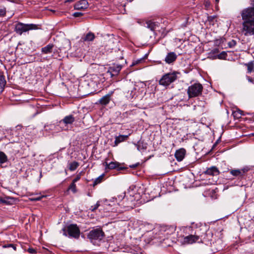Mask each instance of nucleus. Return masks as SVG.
I'll list each match as a JSON object with an SVG mask.
<instances>
[{"label":"nucleus","instance_id":"nucleus-28","mask_svg":"<svg viewBox=\"0 0 254 254\" xmlns=\"http://www.w3.org/2000/svg\"><path fill=\"white\" fill-rule=\"evenodd\" d=\"M247 67V72L248 73H251L253 71L254 69V63L253 62H249L245 64Z\"/></svg>","mask_w":254,"mask_h":254},{"label":"nucleus","instance_id":"nucleus-2","mask_svg":"<svg viewBox=\"0 0 254 254\" xmlns=\"http://www.w3.org/2000/svg\"><path fill=\"white\" fill-rule=\"evenodd\" d=\"M241 14L243 20L242 34L245 36L254 35V7L243 9Z\"/></svg>","mask_w":254,"mask_h":254},{"label":"nucleus","instance_id":"nucleus-4","mask_svg":"<svg viewBox=\"0 0 254 254\" xmlns=\"http://www.w3.org/2000/svg\"><path fill=\"white\" fill-rule=\"evenodd\" d=\"M176 231V227L174 226H161L158 230L155 229L153 233H158V238L162 239L163 237L168 238L170 235L173 234Z\"/></svg>","mask_w":254,"mask_h":254},{"label":"nucleus","instance_id":"nucleus-17","mask_svg":"<svg viewBox=\"0 0 254 254\" xmlns=\"http://www.w3.org/2000/svg\"><path fill=\"white\" fill-rule=\"evenodd\" d=\"M144 26L150 29L151 31H155L159 27V23L152 20H148L146 21Z\"/></svg>","mask_w":254,"mask_h":254},{"label":"nucleus","instance_id":"nucleus-3","mask_svg":"<svg viewBox=\"0 0 254 254\" xmlns=\"http://www.w3.org/2000/svg\"><path fill=\"white\" fill-rule=\"evenodd\" d=\"M145 86L143 82H138L136 84L130 83L127 87L126 97L128 99L135 98L139 94L144 91L142 89Z\"/></svg>","mask_w":254,"mask_h":254},{"label":"nucleus","instance_id":"nucleus-29","mask_svg":"<svg viewBox=\"0 0 254 254\" xmlns=\"http://www.w3.org/2000/svg\"><path fill=\"white\" fill-rule=\"evenodd\" d=\"M68 166V168L69 170L71 171H73L78 167L79 164L78 162L74 161L71 163H70Z\"/></svg>","mask_w":254,"mask_h":254},{"label":"nucleus","instance_id":"nucleus-6","mask_svg":"<svg viewBox=\"0 0 254 254\" xmlns=\"http://www.w3.org/2000/svg\"><path fill=\"white\" fill-rule=\"evenodd\" d=\"M64 232V235L67 236V235L69 237L78 238L80 235V230L76 224H70L66 227H64L62 229Z\"/></svg>","mask_w":254,"mask_h":254},{"label":"nucleus","instance_id":"nucleus-30","mask_svg":"<svg viewBox=\"0 0 254 254\" xmlns=\"http://www.w3.org/2000/svg\"><path fill=\"white\" fill-rule=\"evenodd\" d=\"M233 115L234 117L237 119L240 118L243 115L242 111L239 109L236 110L235 111L233 112Z\"/></svg>","mask_w":254,"mask_h":254},{"label":"nucleus","instance_id":"nucleus-35","mask_svg":"<svg viewBox=\"0 0 254 254\" xmlns=\"http://www.w3.org/2000/svg\"><path fill=\"white\" fill-rule=\"evenodd\" d=\"M6 13V9L5 7L0 8V17L5 16Z\"/></svg>","mask_w":254,"mask_h":254},{"label":"nucleus","instance_id":"nucleus-19","mask_svg":"<svg viewBox=\"0 0 254 254\" xmlns=\"http://www.w3.org/2000/svg\"><path fill=\"white\" fill-rule=\"evenodd\" d=\"M103 165L105 166L106 170L116 169L118 168L120 165L119 163L117 162H111L109 163L105 162L103 163Z\"/></svg>","mask_w":254,"mask_h":254},{"label":"nucleus","instance_id":"nucleus-40","mask_svg":"<svg viewBox=\"0 0 254 254\" xmlns=\"http://www.w3.org/2000/svg\"><path fill=\"white\" fill-rule=\"evenodd\" d=\"M28 251L31 254H34L36 252L35 250L32 248H29Z\"/></svg>","mask_w":254,"mask_h":254},{"label":"nucleus","instance_id":"nucleus-11","mask_svg":"<svg viewBox=\"0 0 254 254\" xmlns=\"http://www.w3.org/2000/svg\"><path fill=\"white\" fill-rule=\"evenodd\" d=\"M249 170V168L246 167L241 169H232L230 170V173L233 176L241 178L245 175Z\"/></svg>","mask_w":254,"mask_h":254},{"label":"nucleus","instance_id":"nucleus-44","mask_svg":"<svg viewBox=\"0 0 254 254\" xmlns=\"http://www.w3.org/2000/svg\"><path fill=\"white\" fill-rule=\"evenodd\" d=\"M142 61V59H140V60H137L136 62H135V64H137L138 63H139L140 62H141Z\"/></svg>","mask_w":254,"mask_h":254},{"label":"nucleus","instance_id":"nucleus-13","mask_svg":"<svg viewBox=\"0 0 254 254\" xmlns=\"http://www.w3.org/2000/svg\"><path fill=\"white\" fill-rule=\"evenodd\" d=\"M177 55L174 52H170L167 54L165 58V62L169 64H172L176 61Z\"/></svg>","mask_w":254,"mask_h":254},{"label":"nucleus","instance_id":"nucleus-39","mask_svg":"<svg viewBox=\"0 0 254 254\" xmlns=\"http://www.w3.org/2000/svg\"><path fill=\"white\" fill-rule=\"evenodd\" d=\"M219 52V51L218 49L215 48L211 51V52L209 53V55H210L211 54H218Z\"/></svg>","mask_w":254,"mask_h":254},{"label":"nucleus","instance_id":"nucleus-31","mask_svg":"<svg viewBox=\"0 0 254 254\" xmlns=\"http://www.w3.org/2000/svg\"><path fill=\"white\" fill-rule=\"evenodd\" d=\"M104 176V174H102L99 176L98 178H97L94 181L93 185L95 186L100 183L102 181Z\"/></svg>","mask_w":254,"mask_h":254},{"label":"nucleus","instance_id":"nucleus-21","mask_svg":"<svg viewBox=\"0 0 254 254\" xmlns=\"http://www.w3.org/2000/svg\"><path fill=\"white\" fill-rule=\"evenodd\" d=\"M54 45L50 44L41 49V52L45 54H51L53 52Z\"/></svg>","mask_w":254,"mask_h":254},{"label":"nucleus","instance_id":"nucleus-14","mask_svg":"<svg viewBox=\"0 0 254 254\" xmlns=\"http://www.w3.org/2000/svg\"><path fill=\"white\" fill-rule=\"evenodd\" d=\"M88 6V3L86 0H81L75 3L74 8L76 10L85 9Z\"/></svg>","mask_w":254,"mask_h":254},{"label":"nucleus","instance_id":"nucleus-9","mask_svg":"<svg viewBox=\"0 0 254 254\" xmlns=\"http://www.w3.org/2000/svg\"><path fill=\"white\" fill-rule=\"evenodd\" d=\"M104 236V233L100 228L94 229L90 231L88 234V238L91 240L102 239Z\"/></svg>","mask_w":254,"mask_h":254},{"label":"nucleus","instance_id":"nucleus-42","mask_svg":"<svg viewBox=\"0 0 254 254\" xmlns=\"http://www.w3.org/2000/svg\"><path fill=\"white\" fill-rule=\"evenodd\" d=\"M247 79L249 82L254 83V80L250 76H248Z\"/></svg>","mask_w":254,"mask_h":254},{"label":"nucleus","instance_id":"nucleus-43","mask_svg":"<svg viewBox=\"0 0 254 254\" xmlns=\"http://www.w3.org/2000/svg\"><path fill=\"white\" fill-rule=\"evenodd\" d=\"M138 164H139L138 163H137V164H133L132 165L130 166V167L131 168H134L138 166Z\"/></svg>","mask_w":254,"mask_h":254},{"label":"nucleus","instance_id":"nucleus-8","mask_svg":"<svg viewBox=\"0 0 254 254\" xmlns=\"http://www.w3.org/2000/svg\"><path fill=\"white\" fill-rule=\"evenodd\" d=\"M37 26L33 24H24L21 22H18L15 25L14 30L19 35H21L23 33L28 31L30 30L37 29Z\"/></svg>","mask_w":254,"mask_h":254},{"label":"nucleus","instance_id":"nucleus-5","mask_svg":"<svg viewBox=\"0 0 254 254\" xmlns=\"http://www.w3.org/2000/svg\"><path fill=\"white\" fill-rule=\"evenodd\" d=\"M203 90L202 84L194 83L188 87L187 93L190 98L198 97L201 95Z\"/></svg>","mask_w":254,"mask_h":254},{"label":"nucleus","instance_id":"nucleus-45","mask_svg":"<svg viewBox=\"0 0 254 254\" xmlns=\"http://www.w3.org/2000/svg\"><path fill=\"white\" fill-rule=\"evenodd\" d=\"M34 200H40V197H39L35 198L34 199Z\"/></svg>","mask_w":254,"mask_h":254},{"label":"nucleus","instance_id":"nucleus-37","mask_svg":"<svg viewBox=\"0 0 254 254\" xmlns=\"http://www.w3.org/2000/svg\"><path fill=\"white\" fill-rule=\"evenodd\" d=\"M80 179V175H77L76 177L73 180L72 182L73 183H75L77 181H78Z\"/></svg>","mask_w":254,"mask_h":254},{"label":"nucleus","instance_id":"nucleus-7","mask_svg":"<svg viewBox=\"0 0 254 254\" xmlns=\"http://www.w3.org/2000/svg\"><path fill=\"white\" fill-rule=\"evenodd\" d=\"M177 74L178 72L174 71L164 74L160 79L159 84L164 86L169 85L177 79Z\"/></svg>","mask_w":254,"mask_h":254},{"label":"nucleus","instance_id":"nucleus-33","mask_svg":"<svg viewBox=\"0 0 254 254\" xmlns=\"http://www.w3.org/2000/svg\"><path fill=\"white\" fill-rule=\"evenodd\" d=\"M10 199H11L10 197L0 198V202L4 204H9L10 202Z\"/></svg>","mask_w":254,"mask_h":254},{"label":"nucleus","instance_id":"nucleus-23","mask_svg":"<svg viewBox=\"0 0 254 254\" xmlns=\"http://www.w3.org/2000/svg\"><path fill=\"white\" fill-rule=\"evenodd\" d=\"M6 81L3 75H0V94L3 91Z\"/></svg>","mask_w":254,"mask_h":254},{"label":"nucleus","instance_id":"nucleus-34","mask_svg":"<svg viewBox=\"0 0 254 254\" xmlns=\"http://www.w3.org/2000/svg\"><path fill=\"white\" fill-rule=\"evenodd\" d=\"M99 206H100V202L97 201V203L94 205L91 206L89 209L91 211L93 212L95 210H96L99 207Z\"/></svg>","mask_w":254,"mask_h":254},{"label":"nucleus","instance_id":"nucleus-46","mask_svg":"<svg viewBox=\"0 0 254 254\" xmlns=\"http://www.w3.org/2000/svg\"><path fill=\"white\" fill-rule=\"evenodd\" d=\"M205 5H206V6H209V2L206 1Z\"/></svg>","mask_w":254,"mask_h":254},{"label":"nucleus","instance_id":"nucleus-36","mask_svg":"<svg viewBox=\"0 0 254 254\" xmlns=\"http://www.w3.org/2000/svg\"><path fill=\"white\" fill-rule=\"evenodd\" d=\"M69 190H71L74 193L76 192V185L75 183H72L69 187Z\"/></svg>","mask_w":254,"mask_h":254},{"label":"nucleus","instance_id":"nucleus-24","mask_svg":"<svg viewBox=\"0 0 254 254\" xmlns=\"http://www.w3.org/2000/svg\"><path fill=\"white\" fill-rule=\"evenodd\" d=\"M74 118L72 115H69L65 117L61 122H63L64 124H71L74 122Z\"/></svg>","mask_w":254,"mask_h":254},{"label":"nucleus","instance_id":"nucleus-41","mask_svg":"<svg viewBox=\"0 0 254 254\" xmlns=\"http://www.w3.org/2000/svg\"><path fill=\"white\" fill-rule=\"evenodd\" d=\"M131 253L135 254H140L141 253L138 250H133L131 252Z\"/></svg>","mask_w":254,"mask_h":254},{"label":"nucleus","instance_id":"nucleus-20","mask_svg":"<svg viewBox=\"0 0 254 254\" xmlns=\"http://www.w3.org/2000/svg\"><path fill=\"white\" fill-rule=\"evenodd\" d=\"M206 174L211 175V176H216L218 175L219 173V171L218 169L216 167H211L209 168H208L205 172Z\"/></svg>","mask_w":254,"mask_h":254},{"label":"nucleus","instance_id":"nucleus-38","mask_svg":"<svg viewBox=\"0 0 254 254\" xmlns=\"http://www.w3.org/2000/svg\"><path fill=\"white\" fill-rule=\"evenodd\" d=\"M83 15V13L79 12H76L73 13L72 15L75 17H79L80 16H82Z\"/></svg>","mask_w":254,"mask_h":254},{"label":"nucleus","instance_id":"nucleus-48","mask_svg":"<svg viewBox=\"0 0 254 254\" xmlns=\"http://www.w3.org/2000/svg\"><path fill=\"white\" fill-rule=\"evenodd\" d=\"M219 0H215V1L216 3H218L219 2Z\"/></svg>","mask_w":254,"mask_h":254},{"label":"nucleus","instance_id":"nucleus-47","mask_svg":"<svg viewBox=\"0 0 254 254\" xmlns=\"http://www.w3.org/2000/svg\"><path fill=\"white\" fill-rule=\"evenodd\" d=\"M73 0H67L68 2H71Z\"/></svg>","mask_w":254,"mask_h":254},{"label":"nucleus","instance_id":"nucleus-26","mask_svg":"<svg viewBox=\"0 0 254 254\" xmlns=\"http://www.w3.org/2000/svg\"><path fill=\"white\" fill-rule=\"evenodd\" d=\"M95 38V35L93 33L89 32L83 38V40L85 41H92Z\"/></svg>","mask_w":254,"mask_h":254},{"label":"nucleus","instance_id":"nucleus-12","mask_svg":"<svg viewBox=\"0 0 254 254\" xmlns=\"http://www.w3.org/2000/svg\"><path fill=\"white\" fill-rule=\"evenodd\" d=\"M2 248L3 250L1 254H11L16 250V245L12 244L4 245Z\"/></svg>","mask_w":254,"mask_h":254},{"label":"nucleus","instance_id":"nucleus-10","mask_svg":"<svg viewBox=\"0 0 254 254\" xmlns=\"http://www.w3.org/2000/svg\"><path fill=\"white\" fill-rule=\"evenodd\" d=\"M122 68V66L119 64H112L110 65L107 72V74L110 75L111 77L117 75Z\"/></svg>","mask_w":254,"mask_h":254},{"label":"nucleus","instance_id":"nucleus-15","mask_svg":"<svg viewBox=\"0 0 254 254\" xmlns=\"http://www.w3.org/2000/svg\"><path fill=\"white\" fill-rule=\"evenodd\" d=\"M62 46H60L58 48L59 50L60 51H66L71 48V42L68 39H64L62 41Z\"/></svg>","mask_w":254,"mask_h":254},{"label":"nucleus","instance_id":"nucleus-32","mask_svg":"<svg viewBox=\"0 0 254 254\" xmlns=\"http://www.w3.org/2000/svg\"><path fill=\"white\" fill-rule=\"evenodd\" d=\"M227 57V53L226 52L223 51L220 54H218L217 56L215 57L216 58V57L219 59H226Z\"/></svg>","mask_w":254,"mask_h":254},{"label":"nucleus","instance_id":"nucleus-18","mask_svg":"<svg viewBox=\"0 0 254 254\" xmlns=\"http://www.w3.org/2000/svg\"><path fill=\"white\" fill-rule=\"evenodd\" d=\"M186 154V150L184 148H181L177 150L175 154V156L178 161H181L184 159Z\"/></svg>","mask_w":254,"mask_h":254},{"label":"nucleus","instance_id":"nucleus-22","mask_svg":"<svg viewBox=\"0 0 254 254\" xmlns=\"http://www.w3.org/2000/svg\"><path fill=\"white\" fill-rule=\"evenodd\" d=\"M128 137V135H120L118 136H116L114 142V146H117L119 143L126 140Z\"/></svg>","mask_w":254,"mask_h":254},{"label":"nucleus","instance_id":"nucleus-16","mask_svg":"<svg viewBox=\"0 0 254 254\" xmlns=\"http://www.w3.org/2000/svg\"><path fill=\"white\" fill-rule=\"evenodd\" d=\"M113 93V91H111L108 94L102 97L99 101V103L102 105H107L111 100V96Z\"/></svg>","mask_w":254,"mask_h":254},{"label":"nucleus","instance_id":"nucleus-25","mask_svg":"<svg viewBox=\"0 0 254 254\" xmlns=\"http://www.w3.org/2000/svg\"><path fill=\"white\" fill-rule=\"evenodd\" d=\"M8 161L6 155L2 151H0V164L6 163Z\"/></svg>","mask_w":254,"mask_h":254},{"label":"nucleus","instance_id":"nucleus-27","mask_svg":"<svg viewBox=\"0 0 254 254\" xmlns=\"http://www.w3.org/2000/svg\"><path fill=\"white\" fill-rule=\"evenodd\" d=\"M147 146V143H144L143 142H139L137 145V148L139 151H143L146 149Z\"/></svg>","mask_w":254,"mask_h":254},{"label":"nucleus","instance_id":"nucleus-1","mask_svg":"<svg viewBox=\"0 0 254 254\" xmlns=\"http://www.w3.org/2000/svg\"><path fill=\"white\" fill-rule=\"evenodd\" d=\"M201 229L198 228L193 230L190 226L180 228L177 231V240L183 245L201 242V238L205 234V232H201Z\"/></svg>","mask_w":254,"mask_h":254}]
</instances>
